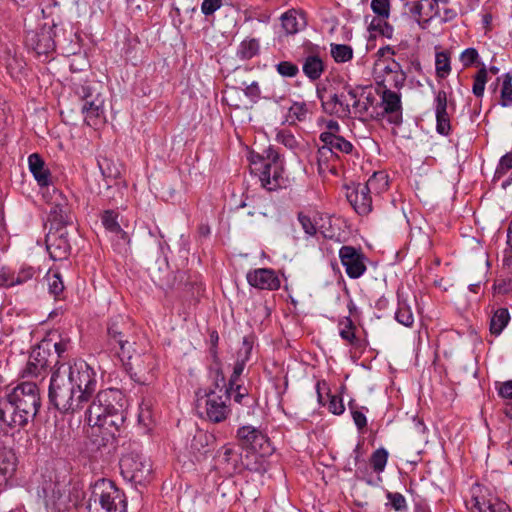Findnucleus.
Instances as JSON below:
<instances>
[{"instance_id": "69168bd1", "label": "nucleus", "mask_w": 512, "mask_h": 512, "mask_svg": "<svg viewBox=\"0 0 512 512\" xmlns=\"http://www.w3.org/2000/svg\"><path fill=\"white\" fill-rule=\"evenodd\" d=\"M252 351V343L249 341L247 337L243 339L242 347L239 349L237 353V360H242L244 364H246L251 355Z\"/></svg>"}, {"instance_id": "774afa93", "label": "nucleus", "mask_w": 512, "mask_h": 512, "mask_svg": "<svg viewBox=\"0 0 512 512\" xmlns=\"http://www.w3.org/2000/svg\"><path fill=\"white\" fill-rule=\"evenodd\" d=\"M244 94L251 99V101L256 102L260 98L261 90L258 82L253 81L249 85H247L244 89Z\"/></svg>"}, {"instance_id": "0eeeda50", "label": "nucleus", "mask_w": 512, "mask_h": 512, "mask_svg": "<svg viewBox=\"0 0 512 512\" xmlns=\"http://www.w3.org/2000/svg\"><path fill=\"white\" fill-rule=\"evenodd\" d=\"M266 153V159L259 155L257 156L258 160L252 158L250 171L258 178L263 188L274 191L281 186L282 168L278 162L279 156L275 151L269 148Z\"/></svg>"}, {"instance_id": "7c9ffc66", "label": "nucleus", "mask_w": 512, "mask_h": 512, "mask_svg": "<svg viewBox=\"0 0 512 512\" xmlns=\"http://www.w3.org/2000/svg\"><path fill=\"white\" fill-rule=\"evenodd\" d=\"M281 24L288 35L296 34L305 25L304 17L296 9H290L281 16Z\"/></svg>"}, {"instance_id": "1a4fd4ad", "label": "nucleus", "mask_w": 512, "mask_h": 512, "mask_svg": "<svg viewBox=\"0 0 512 512\" xmlns=\"http://www.w3.org/2000/svg\"><path fill=\"white\" fill-rule=\"evenodd\" d=\"M47 196H50L47 202L50 205L48 220L51 230H63L73 225L75 216L67 197L55 187H52L51 192L47 191Z\"/></svg>"}, {"instance_id": "6e6552de", "label": "nucleus", "mask_w": 512, "mask_h": 512, "mask_svg": "<svg viewBox=\"0 0 512 512\" xmlns=\"http://www.w3.org/2000/svg\"><path fill=\"white\" fill-rule=\"evenodd\" d=\"M239 445L251 452L254 463L263 466L264 457L273 452L269 438L254 426L246 425L237 430L236 434Z\"/></svg>"}, {"instance_id": "680f3d73", "label": "nucleus", "mask_w": 512, "mask_h": 512, "mask_svg": "<svg viewBox=\"0 0 512 512\" xmlns=\"http://www.w3.org/2000/svg\"><path fill=\"white\" fill-rule=\"evenodd\" d=\"M328 410L335 415L343 414L345 407L342 398L336 395H329Z\"/></svg>"}, {"instance_id": "6ab92c4d", "label": "nucleus", "mask_w": 512, "mask_h": 512, "mask_svg": "<svg viewBox=\"0 0 512 512\" xmlns=\"http://www.w3.org/2000/svg\"><path fill=\"white\" fill-rule=\"evenodd\" d=\"M46 247L51 259L55 261L66 259L70 252L66 230L50 229L46 236Z\"/></svg>"}, {"instance_id": "4be33fe9", "label": "nucleus", "mask_w": 512, "mask_h": 512, "mask_svg": "<svg viewBox=\"0 0 512 512\" xmlns=\"http://www.w3.org/2000/svg\"><path fill=\"white\" fill-rule=\"evenodd\" d=\"M473 499L477 512H511L505 502L492 495L487 489L478 488Z\"/></svg>"}, {"instance_id": "39448f33", "label": "nucleus", "mask_w": 512, "mask_h": 512, "mask_svg": "<svg viewBox=\"0 0 512 512\" xmlns=\"http://www.w3.org/2000/svg\"><path fill=\"white\" fill-rule=\"evenodd\" d=\"M229 389L215 384L214 389L199 390L197 392V409L202 417L213 423H220L226 420L230 414Z\"/></svg>"}, {"instance_id": "603ef678", "label": "nucleus", "mask_w": 512, "mask_h": 512, "mask_svg": "<svg viewBox=\"0 0 512 512\" xmlns=\"http://www.w3.org/2000/svg\"><path fill=\"white\" fill-rule=\"evenodd\" d=\"M275 67L282 77L293 78L299 73L298 66L290 61H281Z\"/></svg>"}, {"instance_id": "052dcab7", "label": "nucleus", "mask_w": 512, "mask_h": 512, "mask_svg": "<svg viewBox=\"0 0 512 512\" xmlns=\"http://www.w3.org/2000/svg\"><path fill=\"white\" fill-rule=\"evenodd\" d=\"M479 54L475 48H467L460 55V61L464 67H469L476 62Z\"/></svg>"}, {"instance_id": "4d7b16f0", "label": "nucleus", "mask_w": 512, "mask_h": 512, "mask_svg": "<svg viewBox=\"0 0 512 512\" xmlns=\"http://www.w3.org/2000/svg\"><path fill=\"white\" fill-rule=\"evenodd\" d=\"M386 20L387 19H378L377 24H375L376 20H373L371 26L375 30H378L382 36L391 39L393 36L394 29L392 25H390Z\"/></svg>"}, {"instance_id": "f8f14e48", "label": "nucleus", "mask_w": 512, "mask_h": 512, "mask_svg": "<svg viewBox=\"0 0 512 512\" xmlns=\"http://www.w3.org/2000/svg\"><path fill=\"white\" fill-rule=\"evenodd\" d=\"M55 27V25H43L34 30H28L25 36L26 46L39 56H47L54 52L56 47Z\"/></svg>"}, {"instance_id": "8fccbe9b", "label": "nucleus", "mask_w": 512, "mask_h": 512, "mask_svg": "<svg viewBox=\"0 0 512 512\" xmlns=\"http://www.w3.org/2000/svg\"><path fill=\"white\" fill-rule=\"evenodd\" d=\"M371 9L378 16V19H388L390 0H371Z\"/></svg>"}, {"instance_id": "c85d7f7f", "label": "nucleus", "mask_w": 512, "mask_h": 512, "mask_svg": "<svg viewBox=\"0 0 512 512\" xmlns=\"http://www.w3.org/2000/svg\"><path fill=\"white\" fill-rule=\"evenodd\" d=\"M319 139L323 143L322 147L328 148L335 155H338V153L349 154L353 150L352 143L346 140L341 135L321 133Z\"/></svg>"}, {"instance_id": "ea45409f", "label": "nucleus", "mask_w": 512, "mask_h": 512, "mask_svg": "<svg viewBox=\"0 0 512 512\" xmlns=\"http://www.w3.org/2000/svg\"><path fill=\"white\" fill-rule=\"evenodd\" d=\"M395 319L398 323L405 327H411L414 323V316L410 306L406 301L399 300L398 308L395 312Z\"/></svg>"}, {"instance_id": "aec40b11", "label": "nucleus", "mask_w": 512, "mask_h": 512, "mask_svg": "<svg viewBox=\"0 0 512 512\" xmlns=\"http://www.w3.org/2000/svg\"><path fill=\"white\" fill-rule=\"evenodd\" d=\"M248 283L261 290H278L281 286V281L276 272L270 268H258L251 270L247 273Z\"/></svg>"}, {"instance_id": "20e7f679", "label": "nucleus", "mask_w": 512, "mask_h": 512, "mask_svg": "<svg viewBox=\"0 0 512 512\" xmlns=\"http://www.w3.org/2000/svg\"><path fill=\"white\" fill-rule=\"evenodd\" d=\"M362 91L359 87L346 84L341 92L330 95L327 100L322 99V107L326 113L339 118L350 117L352 110L354 113L364 114L372 100L367 97V103H362L359 99Z\"/></svg>"}, {"instance_id": "c03bdc74", "label": "nucleus", "mask_w": 512, "mask_h": 512, "mask_svg": "<svg viewBox=\"0 0 512 512\" xmlns=\"http://www.w3.org/2000/svg\"><path fill=\"white\" fill-rule=\"evenodd\" d=\"M388 461V452L384 448H378L375 450L370 458V463L373 470L377 473L384 471Z\"/></svg>"}, {"instance_id": "09e8293b", "label": "nucleus", "mask_w": 512, "mask_h": 512, "mask_svg": "<svg viewBox=\"0 0 512 512\" xmlns=\"http://www.w3.org/2000/svg\"><path fill=\"white\" fill-rule=\"evenodd\" d=\"M118 215L113 211H105L102 215V223L106 230L111 233H119L122 232L121 226L118 223Z\"/></svg>"}, {"instance_id": "338daca9", "label": "nucleus", "mask_w": 512, "mask_h": 512, "mask_svg": "<svg viewBox=\"0 0 512 512\" xmlns=\"http://www.w3.org/2000/svg\"><path fill=\"white\" fill-rule=\"evenodd\" d=\"M0 286L6 288L15 286V273L3 268L0 271Z\"/></svg>"}, {"instance_id": "864d4df0", "label": "nucleus", "mask_w": 512, "mask_h": 512, "mask_svg": "<svg viewBox=\"0 0 512 512\" xmlns=\"http://www.w3.org/2000/svg\"><path fill=\"white\" fill-rule=\"evenodd\" d=\"M510 169H512V151L506 153L500 158L495 175L498 178L503 177Z\"/></svg>"}, {"instance_id": "58836bf2", "label": "nucleus", "mask_w": 512, "mask_h": 512, "mask_svg": "<svg viewBox=\"0 0 512 512\" xmlns=\"http://www.w3.org/2000/svg\"><path fill=\"white\" fill-rule=\"evenodd\" d=\"M330 53L336 63H346L353 58V49L346 44H330Z\"/></svg>"}, {"instance_id": "0e129e2a", "label": "nucleus", "mask_w": 512, "mask_h": 512, "mask_svg": "<svg viewBox=\"0 0 512 512\" xmlns=\"http://www.w3.org/2000/svg\"><path fill=\"white\" fill-rule=\"evenodd\" d=\"M222 6V0H203L201 12L205 16H210Z\"/></svg>"}, {"instance_id": "5fc2aeb1", "label": "nucleus", "mask_w": 512, "mask_h": 512, "mask_svg": "<svg viewBox=\"0 0 512 512\" xmlns=\"http://www.w3.org/2000/svg\"><path fill=\"white\" fill-rule=\"evenodd\" d=\"M36 270L31 266L22 267L17 273H15V286L22 285L29 280H32L35 276Z\"/></svg>"}, {"instance_id": "bf43d9fd", "label": "nucleus", "mask_w": 512, "mask_h": 512, "mask_svg": "<svg viewBox=\"0 0 512 512\" xmlns=\"http://www.w3.org/2000/svg\"><path fill=\"white\" fill-rule=\"evenodd\" d=\"M387 498L396 511H403L407 508L406 499L402 494L389 492Z\"/></svg>"}, {"instance_id": "37998d69", "label": "nucleus", "mask_w": 512, "mask_h": 512, "mask_svg": "<svg viewBox=\"0 0 512 512\" xmlns=\"http://www.w3.org/2000/svg\"><path fill=\"white\" fill-rule=\"evenodd\" d=\"M48 289L54 296H59L64 290V283L60 273L56 270H49L46 274Z\"/></svg>"}, {"instance_id": "c756f323", "label": "nucleus", "mask_w": 512, "mask_h": 512, "mask_svg": "<svg viewBox=\"0 0 512 512\" xmlns=\"http://www.w3.org/2000/svg\"><path fill=\"white\" fill-rule=\"evenodd\" d=\"M324 70V63L319 55L311 54L304 59L302 71L309 80H318L322 76Z\"/></svg>"}, {"instance_id": "f3484780", "label": "nucleus", "mask_w": 512, "mask_h": 512, "mask_svg": "<svg viewBox=\"0 0 512 512\" xmlns=\"http://www.w3.org/2000/svg\"><path fill=\"white\" fill-rule=\"evenodd\" d=\"M380 96V107L382 108L381 115L386 117L389 123L400 125L403 120L400 93L385 87Z\"/></svg>"}, {"instance_id": "a19ab883", "label": "nucleus", "mask_w": 512, "mask_h": 512, "mask_svg": "<svg viewBox=\"0 0 512 512\" xmlns=\"http://www.w3.org/2000/svg\"><path fill=\"white\" fill-rule=\"evenodd\" d=\"M308 105L305 102H294L288 110L287 121L294 123L295 121H305L309 114Z\"/></svg>"}, {"instance_id": "a878e982", "label": "nucleus", "mask_w": 512, "mask_h": 512, "mask_svg": "<svg viewBox=\"0 0 512 512\" xmlns=\"http://www.w3.org/2000/svg\"><path fill=\"white\" fill-rule=\"evenodd\" d=\"M71 82L73 92L82 102L93 99V96H101L98 90L99 84L95 81L82 77H72Z\"/></svg>"}, {"instance_id": "3c124183", "label": "nucleus", "mask_w": 512, "mask_h": 512, "mask_svg": "<svg viewBox=\"0 0 512 512\" xmlns=\"http://www.w3.org/2000/svg\"><path fill=\"white\" fill-rule=\"evenodd\" d=\"M298 221L307 237H313L317 233V226L312 218L304 212L298 213Z\"/></svg>"}, {"instance_id": "9d476101", "label": "nucleus", "mask_w": 512, "mask_h": 512, "mask_svg": "<svg viewBox=\"0 0 512 512\" xmlns=\"http://www.w3.org/2000/svg\"><path fill=\"white\" fill-rule=\"evenodd\" d=\"M120 472L124 479L142 484L151 474L152 466L150 460L139 452H129L120 459Z\"/></svg>"}, {"instance_id": "f03ea898", "label": "nucleus", "mask_w": 512, "mask_h": 512, "mask_svg": "<svg viewBox=\"0 0 512 512\" xmlns=\"http://www.w3.org/2000/svg\"><path fill=\"white\" fill-rule=\"evenodd\" d=\"M40 407L41 395L36 383L21 382L0 399V423L10 429L24 428L34 420Z\"/></svg>"}, {"instance_id": "423d86ee", "label": "nucleus", "mask_w": 512, "mask_h": 512, "mask_svg": "<svg viewBox=\"0 0 512 512\" xmlns=\"http://www.w3.org/2000/svg\"><path fill=\"white\" fill-rule=\"evenodd\" d=\"M119 358L134 382L149 385L156 379L158 360L154 354L139 353L133 345L126 356L120 355Z\"/></svg>"}, {"instance_id": "473e14b6", "label": "nucleus", "mask_w": 512, "mask_h": 512, "mask_svg": "<svg viewBox=\"0 0 512 512\" xmlns=\"http://www.w3.org/2000/svg\"><path fill=\"white\" fill-rule=\"evenodd\" d=\"M40 351L37 352V356H35V352H33L29 360L23 369L24 377H39L46 370L47 361L44 357L39 358Z\"/></svg>"}, {"instance_id": "13d9d810", "label": "nucleus", "mask_w": 512, "mask_h": 512, "mask_svg": "<svg viewBox=\"0 0 512 512\" xmlns=\"http://www.w3.org/2000/svg\"><path fill=\"white\" fill-rule=\"evenodd\" d=\"M89 435L93 441V443L98 447L106 446L108 443L114 440V438H107L105 436V429H101V431H94V426H90Z\"/></svg>"}, {"instance_id": "2f4dec72", "label": "nucleus", "mask_w": 512, "mask_h": 512, "mask_svg": "<svg viewBox=\"0 0 512 512\" xmlns=\"http://www.w3.org/2000/svg\"><path fill=\"white\" fill-rule=\"evenodd\" d=\"M260 53V41L257 38L247 37L238 45L236 56L240 60H250Z\"/></svg>"}, {"instance_id": "412c9836", "label": "nucleus", "mask_w": 512, "mask_h": 512, "mask_svg": "<svg viewBox=\"0 0 512 512\" xmlns=\"http://www.w3.org/2000/svg\"><path fill=\"white\" fill-rule=\"evenodd\" d=\"M434 110L436 115V131L447 136L451 131L450 113L448 112V97L444 90L435 93Z\"/></svg>"}, {"instance_id": "dca6fc26", "label": "nucleus", "mask_w": 512, "mask_h": 512, "mask_svg": "<svg viewBox=\"0 0 512 512\" xmlns=\"http://www.w3.org/2000/svg\"><path fill=\"white\" fill-rule=\"evenodd\" d=\"M219 457L221 458V463L225 465V470L230 474L239 473L243 469L255 472H264L266 470L261 468L260 465L250 462L248 454L243 459L237 450L228 445L221 448Z\"/></svg>"}, {"instance_id": "f704fd0d", "label": "nucleus", "mask_w": 512, "mask_h": 512, "mask_svg": "<svg viewBox=\"0 0 512 512\" xmlns=\"http://www.w3.org/2000/svg\"><path fill=\"white\" fill-rule=\"evenodd\" d=\"M510 320L507 308H499L495 311L490 322V332L496 336L500 335Z\"/></svg>"}, {"instance_id": "cd10ccee", "label": "nucleus", "mask_w": 512, "mask_h": 512, "mask_svg": "<svg viewBox=\"0 0 512 512\" xmlns=\"http://www.w3.org/2000/svg\"><path fill=\"white\" fill-rule=\"evenodd\" d=\"M339 156L326 147H319L317 151V170L321 176L327 173L337 174V161Z\"/></svg>"}, {"instance_id": "6e6d98bb", "label": "nucleus", "mask_w": 512, "mask_h": 512, "mask_svg": "<svg viewBox=\"0 0 512 512\" xmlns=\"http://www.w3.org/2000/svg\"><path fill=\"white\" fill-rule=\"evenodd\" d=\"M355 326L352 323V321L347 318L346 321L343 323V327L340 328V336L342 339L346 340L350 344H354L356 341L355 336Z\"/></svg>"}, {"instance_id": "c9c22d12", "label": "nucleus", "mask_w": 512, "mask_h": 512, "mask_svg": "<svg viewBox=\"0 0 512 512\" xmlns=\"http://www.w3.org/2000/svg\"><path fill=\"white\" fill-rule=\"evenodd\" d=\"M98 167L103 177L107 180H115L121 175L120 166L108 157L98 159Z\"/></svg>"}, {"instance_id": "49530a36", "label": "nucleus", "mask_w": 512, "mask_h": 512, "mask_svg": "<svg viewBox=\"0 0 512 512\" xmlns=\"http://www.w3.org/2000/svg\"><path fill=\"white\" fill-rule=\"evenodd\" d=\"M276 141L292 151L297 150L299 147L298 140L288 129L279 130L276 134Z\"/></svg>"}, {"instance_id": "a18cd8bd", "label": "nucleus", "mask_w": 512, "mask_h": 512, "mask_svg": "<svg viewBox=\"0 0 512 512\" xmlns=\"http://www.w3.org/2000/svg\"><path fill=\"white\" fill-rule=\"evenodd\" d=\"M500 104L503 107L512 106V75L510 73L503 76Z\"/></svg>"}, {"instance_id": "7ed1b4c3", "label": "nucleus", "mask_w": 512, "mask_h": 512, "mask_svg": "<svg viewBox=\"0 0 512 512\" xmlns=\"http://www.w3.org/2000/svg\"><path fill=\"white\" fill-rule=\"evenodd\" d=\"M87 512H127V501L113 481L98 479L90 487Z\"/></svg>"}, {"instance_id": "bb28decb", "label": "nucleus", "mask_w": 512, "mask_h": 512, "mask_svg": "<svg viewBox=\"0 0 512 512\" xmlns=\"http://www.w3.org/2000/svg\"><path fill=\"white\" fill-rule=\"evenodd\" d=\"M16 470V456L6 448H0V489L5 487Z\"/></svg>"}, {"instance_id": "2eb2a0df", "label": "nucleus", "mask_w": 512, "mask_h": 512, "mask_svg": "<svg viewBox=\"0 0 512 512\" xmlns=\"http://www.w3.org/2000/svg\"><path fill=\"white\" fill-rule=\"evenodd\" d=\"M117 395L115 390H104L97 393L96 397L90 403L86 410V421L89 426H94V431H99V424L102 422L106 413L113 406L109 399Z\"/></svg>"}, {"instance_id": "f257e3e1", "label": "nucleus", "mask_w": 512, "mask_h": 512, "mask_svg": "<svg viewBox=\"0 0 512 512\" xmlns=\"http://www.w3.org/2000/svg\"><path fill=\"white\" fill-rule=\"evenodd\" d=\"M97 383L95 370L84 360L60 364L50 379L49 401L59 412L74 414L90 401Z\"/></svg>"}, {"instance_id": "393cba45", "label": "nucleus", "mask_w": 512, "mask_h": 512, "mask_svg": "<svg viewBox=\"0 0 512 512\" xmlns=\"http://www.w3.org/2000/svg\"><path fill=\"white\" fill-rule=\"evenodd\" d=\"M123 411L115 406L110 408V411L106 413V416L99 424V431L105 429V436L107 438H115L116 433L124 423Z\"/></svg>"}, {"instance_id": "9b49d317", "label": "nucleus", "mask_w": 512, "mask_h": 512, "mask_svg": "<svg viewBox=\"0 0 512 512\" xmlns=\"http://www.w3.org/2000/svg\"><path fill=\"white\" fill-rule=\"evenodd\" d=\"M37 494L43 499L49 512H61L68 508L70 496L68 486L64 482L44 480Z\"/></svg>"}, {"instance_id": "79ce46f5", "label": "nucleus", "mask_w": 512, "mask_h": 512, "mask_svg": "<svg viewBox=\"0 0 512 512\" xmlns=\"http://www.w3.org/2000/svg\"><path fill=\"white\" fill-rule=\"evenodd\" d=\"M406 78V73L403 70L394 71V73H391L389 75H383V79L380 85L383 86V89H385V87L390 89H400L404 86Z\"/></svg>"}, {"instance_id": "4c0bfd02", "label": "nucleus", "mask_w": 512, "mask_h": 512, "mask_svg": "<svg viewBox=\"0 0 512 512\" xmlns=\"http://www.w3.org/2000/svg\"><path fill=\"white\" fill-rule=\"evenodd\" d=\"M435 72L440 79H445L451 72L450 56L447 52H437L435 55Z\"/></svg>"}, {"instance_id": "72a5a7b5", "label": "nucleus", "mask_w": 512, "mask_h": 512, "mask_svg": "<svg viewBox=\"0 0 512 512\" xmlns=\"http://www.w3.org/2000/svg\"><path fill=\"white\" fill-rule=\"evenodd\" d=\"M363 185L367 187L371 195H379L388 189V175L383 171L375 172Z\"/></svg>"}, {"instance_id": "ddd939ff", "label": "nucleus", "mask_w": 512, "mask_h": 512, "mask_svg": "<svg viewBox=\"0 0 512 512\" xmlns=\"http://www.w3.org/2000/svg\"><path fill=\"white\" fill-rule=\"evenodd\" d=\"M130 320L122 315H117L110 319L107 326V335L109 343L119 346L118 356L127 355L129 349L135 344L131 342L128 335Z\"/></svg>"}, {"instance_id": "e433bc0d", "label": "nucleus", "mask_w": 512, "mask_h": 512, "mask_svg": "<svg viewBox=\"0 0 512 512\" xmlns=\"http://www.w3.org/2000/svg\"><path fill=\"white\" fill-rule=\"evenodd\" d=\"M348 408L351 412L353 422L357 427L358 431L363 432L367 426V418L365 416V411H368V409L364 406H358V404L354 400L349 401Z\"/></svg>"}, {"instance_id": "e2e57ef3", "label": "nucleus", "mask_w": 512, "mask_h": 512, "mask_svg": "<svg viewBox=\"0 0 512 512\" xmlns=\"http://www.w3.org/2000/svg\"><path fill=\"white\" fill-rule=\"evenodd\" d=\"M245 366L246 364H244L242 360H236L233 368V373L229 379V387H227L229 390L234 389V385L238 383V380L241 374L243 373Z\"/></svg>"}, {"instance_id": "b1692460", "label": "nucleus", "mask_w": 512, "mask_h": 512, "mask_svg": "<svg viewBox=\"0 0 512 512\" xmlns=\"http://www.w3.org/2000/svg\"><path fill=\"white\" fill-rule=\"evenodd\" d=\"M29 171L40 187H46L47 191L52 183L51 172L46 167L45 161L38 153H32L28 156Z\"/></svg>"}, {"instance_id": "5701e85b", "label": "nucleus", "mask_w": 512, "mask_h": 512, "mask_svg": "<svg viewBox=\"0 0 512 512\" xmlns=\"http://www.w3.org/2000/svg\"><path fill=\"white\" fill-rule=\"evenodd\" d=\"M81 112L87 125L97 126L104 118V99L102 96H93V99L83 101Z\"/></svg>"}, {"instance_id": "de8ad7c7", "label": "nucleus", "mask_w": 512, "mask_h": 512, "mask_svg": "<svg viewBox=\"0 0 512 512\" xmlns=\"http://www.w3.org/2000/svg\"><path fill=\"white\" fill-rule=\"evenodd\" d=\"M487 74L488 71L486 67L483 66L478 70L474 77L472 92L476 97H482L484 94L485 85L487 82Z\"/></svg>"}, {"instance_id": "4468645a", "label": "nucleus", "mask_w": 512, "mask_h": 512, "mask_svg": "<svg viewBox=\"0 0 512 512\" xmlns=\"http://www.w3.org/2000/svg\"><path fill=\"white\" fill-rule=\"evenodd\" d=\"M339 258L347 276L351 279L360 278L367 270L366 257L360 248L344 245L339 250Z\"/></svg>"}, {"instance_id": "a211bd4d", "label": "nucleus", "mask_w": 512, "mask_h": 512, "mask_svg": "<svg viewBox=\"0 0 512 512\" xmlns=\"http://www.w3.org/2000/svg\"><path fill=\"white\" fill-rule=\"evenodd\" d=\"M346 197L359 215H367L372 211V195L363 183L347 186Z\"/></svg>"}]
</instances>
